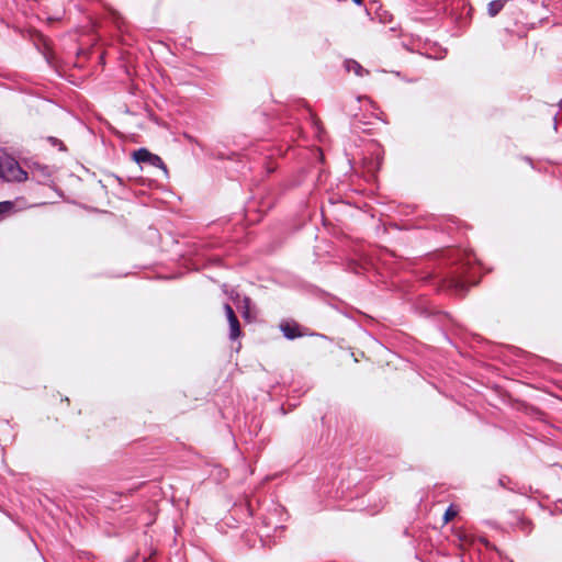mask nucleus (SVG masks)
I'll return each instance as SVG.
<instances>
[{
    "instance_id": "nucleus-1",
    "label": "nucleus",
    "mask_w": 562,
    "mask_h": 562,
    "mask_svg": "<svg viewBox=\"0 0 562 562\" xmlns=\"http://www.w3.org/2000/svg\"><path fill=\"white\" fill-rule=\"evenodd\" d=\"M0 178L5 181H24L27 179V173L24 171L19 162L14 159H7L0 161Z\"/></svg>"
},
{
    "instance_id": "nucleus-2",
    "label": "nucleus",
    "mask_w": 562,
    "mask_h": 562,
    "mask_svg": "<svg viewBox=\"0 0 562 562\" xmlns=\"http://www.w3.org/2000/svg\"><path fill=\"white\" fill-rule=\"evenodd\" d=\"M133 159L139 165L146 164L161 169L165 175L168 173V169L164 160L158 155L149 151L147 148L142 147L135 150L133 153Z\"/></svg>"
},
{
    "instance_id": "nucleus-3",
    "label": "nucleus",
    "mask_w": 562,
    "mask_h": 562,
    "mask_svg": "<svg viewBox=\"0 0 562 562\" xmlns=\"http://www.w3.org/2000/svg\"><path fill=\"white\" fill-rule=\"evenodd\" d=\"M470 263V258L468 257V259L465 261H461L459 267L451 271L450 272V285L456 288V289H461L463 290L465 286H467V279H465V273L468 271V266Z\"/></svg>"
},
{
    "instance_id": "nucleus-4",
    "label": "nucleus",
    "mask_w": 562,
    "mask_h": 562,
    "mask_svg": "<svg viewBox=\"0 0 562 562\" xmlns=\"http://www.w3.org/2000/svg\"><path fill=\"white\" fill-rule=\"evenodd\" d=\"M224 312L229 325V339L235 340L241 334L239 321L228 303L224 304Z\"/></svg>"
},
{
    "instance_id": "nucleus-5",
    "label": "nucleus",
    "mask_w": 562,
    "mask_h": 562,
    "mask_svg": "<svg viewBox=\"0 0 562 562\" xmlns=\"http://www.w3.org/2000/svg\"><path fill=\"white\" fill-rule=\"evenodd\" d=\"M279 328L283 336L289 340H294L303 336L301 326L294 321H283L280 323Z\"/></svg>"
},
{
    "instance_id": "nucleus-6",
    "label": "nucleus",
    "mask_w": 562,
    "mask_h": 562,
    "mask_svg": "<svg viewBox=\"0 0 562 562\" xmlns=\"http://www.w3.org/2000/svg\"><path fill=\"white\" fill-rule=\"evenodd\" d=\"M284 530V526L278 522H272V517L267 516L262 519V526L260 528V537H270L271 531L277 533L278 531L282 532Z\"/></svg>"
},
{
    "instance_id": "nucleus-7",
    "label": "nucleus",
    "mask_w": 562,
    "mask_h": 562,
    "mask_svg": "<svg viewBox=\"0 0 562 562\" xmlns=\"http://www.w3.org/2000/svg\"><path fill=\"white\" fill-rule=\"evenodd\" d=\"M345 68L347 71H352L358 77H363L369 74L367 69H364L357 60L355 59H346Z\"/></svg>"
},
{
    "instance_id": "nucleus-8",
    "label": "nucleus",
    "mask_w": 562,
    "mask_h": 562,
    "mask_svg": "<svg viewBox=\"0 0 562 562\" xmlns=\"http://www.w3.org/2000/svg\"><path fill=\"white\" fill-rule=\"evenodd\" d=\"M506 0H493L487 5L490 16H496L504 8Z\"/></svg>"
},
{
    "instance_id": "nucleus-9",
    "label": "nucleus",
    "mask_w": 562,
    "mask_h": 562,
    "mask_svg": "<svg viewBox=\"0 0 562 562\" xmlns=\"http://www.w3.org/2000/svg\"><path fill=\"white\" fill-rule=\"evenodd\" d=\"M13 209H14V203L12 201L0 202V216L11 212Z\"/></svg>"
},
{
    "instance_id": "nucleus-10",
    "label": "nucleus",
    "mask_w": 562,
    "mask_h": 562,
    "mask_svg": "<svg viewBox=\"0 0 562 562\" xmlns=\"http://www.w3.org/2000/svg\"><path fill=\"white\" fill-rule=\"evenodd\" d=\"M47 139L53 146H57L59 150H66V147L60 139L54 136H49Z\"/></svg>"
},
{
    "instance_id": "nucleus-11",
    "label": "nucleus",
    "mask_w": 562,
    "mask_h": 562,
    "mask_svg": "<svg viewBox=\"0 0 562 562\" xmlns=\"http://www.w3.org/2000/svg\"><path fill=\"white\" fill-rule=\"evenodd\" d=\"M456 515H457V512L452 508V506H449L443 515V519L447 522Z\"/></svg>"
},
{
    "instance_id": "nucleus-12",
    "label": "nucleus",
    "mask_w": 562,
    "mask_h": 562,
    "mask_svg": "<svg viewBox=\"0 0 562 562\" xmlns=\"http://www.w3.org/2000/svg\"><path fill=\"white\" fill-rule=\"evenodd\" d=\"M244 303H245V311H244V316L247 317L248 316V306H249V303H250V299L245 296L244 297Z\"/></svg>"
},
{
    "instance_id": "nucleus-13",
    "label": "nucleus",
    "mask_w": 562,
    "mask_h": 562,
    "mask_svg": "<svg viewBox=\"0 0 562 562\" xmlns=\"http://www.w3.org/2000/svg\"><path fill=\"white\" fill-rule=\"evenodd\" d=\"M381 507H382V506H380V507H376V506H375V507H374V509H370V510H369V513H370L371 515H374V514H376V513L380 510V508H381Z\"/></svg>"
},
{
    "instance_id": "nucleus-14",
    "label": "nucleus",
    "mask_w": 562,
    "mask_h": 562,
    "mask_svg": "<svg viewBox=\"0 0 562 562\" xmlns=\"http://www.w3.org/2000/svg\"><path fill=\"white\" fill-rule=\"evenodd\" d=\"M355 4L357 5H361L362 4V0H351Z\"/></svg>"
},
{
    "instance_id": "nucleus-15",
    "label": "nucleus",
    "mask_w": 562,
    "mask_h": 562,
    "mask_svg": "<svg viewBox=\"0 0 562 562\" xmlns=\"http://www.w3.org/2000/svg\"><path fill=\"white\" fill-rule=\"evenodd\" d=\"M553 128L557 131L558 130V122H557V115L554 116V123H553Z\"/></svg>"
},
{
    "instance_id": "nucleus-16",
    "label": "nucleus",
    "mask_w": 562,
    "mask_h": 562,
    "mask_svg": "<svg viewBox=\"0 0 562 562\" xmlns=\"http://www.w3.org/2000/svg\"><path fill=\"white\" fill-rule=\"evenodd\" d=\"M562 504V501H559Z\"/></svg>"
}]
</instances>
